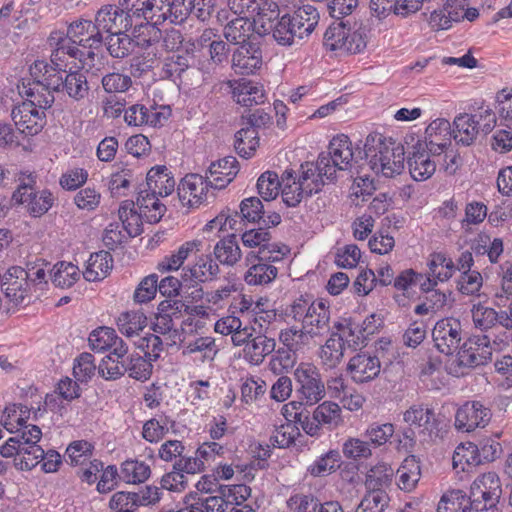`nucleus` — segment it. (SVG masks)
Masks as SVG:
<instances>
[{"mask_svg":"<svg viewBox=\"0 0 512 512\" xmlns=\"http://www.w3.org/2000/svg\"><path fill=\"white\" fill-rule=\"evenodd\" d=\"M362 160L361 147L357 145L354 150L349 137L344 134L333 137L328 152L320 153V166L333 169L334 178L337 170L351 171L356 168L359 174V169H363V164H360Z\"/></svg>","mask_w":512,"mask_h":512,"instance_id":"obj_1","label":"nucleus"},{"mask_svg":"<svg viewBox=\"0 0 512 512\" xmlns=\"http://www.w3.org/2000/svg\"><path fill=\"white\" fill-rule=\"evenodd\" d=\"M501 484L494 472L478 476L471 485V507L476 511H486L494 508L501 496Z\"/></svg>","mask_w":512,"mask_h":512,"instance_id":"obj_2","label":"nucleus"},{"mask_svg":"<svg viewBox=\"0 0 512 512\" xmlns=\"http://www.w3.org/2000/svg\"><path fill=\"white\" fill-rule=\"evenodd\" d=\"M46 84L52 90L64 93L76 103H83L89 97L90 87L87 77L78 70H70L59 76L48 75Z\"/></svg>","mask_w":512,"mask_h":512,"instance_id":"obj_3","label":"nucleus"},{"mask_svg":"<svg viewBox=\"0 0 512 512\" xmlns=\"http://www.w3.org/2000/svg\"><path fill=\"white\" fill-rule=\"evenodd\" d=\"M462 327L458 319L443 318L436 322L432 338L437 350L445 355H452L460 348Z\"/></svg>","mask_w":512,"mask_h":512,"instance_id":"obj_4","label":"nucleus"},{"mask_svg":"<svg viewBox=\"0 0 512 512\" xmlns=\"http://www.w3.org/2000/svg\"><path fill=\"white\" fill-rule=\"evenodd\" d=\"M300 391L306 398V405L313 406L325 395V387L317 368L309 363H301L294 371Z\"/></svg>","mask_w":512,"mask_h":512,"instance_id":"obj_5","label":"nucleus"},{"mask_svg":"<svg viewBox=\"0 0 512 512\" xmlns=\"http://www.w3.org/2000/svg\"><path fill=\"white\" fill-rule=\"evenodd\" d=\"M67 37L73 43L88 49H101L104 44V36L97 20L77 19L69 24Z\"/></svg>","mask_w":512,"mask_h":512,"instance_id":"obj_6","label":"nucleus"},{"mask_svg":"<svg viewBox=\"0 0 512 512\" xmlns=\"http://www.w3.org/2000/svg\"><path fill=\"white\" fill-rule=\"evenodd\" d=\"M95 18L102 34L128 32L133 27L130 16L125 13L119 3L102 5L95 13Z\"/></svg>","mask_w":512,"mask_h":512,"instance_id":"obj_7","label":"nucleus"},{"mask_svg":"<svg viewBox=\"0 0 512 512\" xmlns=\"http://www.w3.org/2000/svg\"><path fill=\"white\" fill-rule=\"evenodd\" d=\"M392 139H387L380 133H370L364 142L362 151L363 160L360 164L368 166L374 173L379 174L383 170Z\"/></svg>","mask_w":512,"mask_h":512,"instance_id":"obj_8","label":"nucleus"},{"mask_svg":"<svg viewBox=\"0 0 512 512\" xmlns=\"http://www.w3.org/2000/svg\"><path fill=\"white\" fill-rule=\"evenodd\" d=\"M11 117L18 129L26 135H37L46 124L45 112L26 102L15 106Z\"/></svg>","mask_w":512,"mask_h":512,"instance_id":"obj_9","label":"nucleus"},{"mask_svg":"<svg viewBox=\"0 0 512 512\" xmlns=\"http://www.w3.org/2000/svg\"><path fill=\"white\" fill-rule=\"evenodd\" d=\"M471 313L475 327L481 331L488 332L498 326L506 330L512 329V315L507 311L497 312L495 309L479 303L473 306Z\"/></svg>","mask_w":512,"mask_h":512,"instance_id":"obj_10","label":"nucleus"},{"mask_svg":"<svg viewBox=\"0 0 512 512\" xmlns=\"http://www.w3.org/2000/svg\"><path fill=\"white\" fill-rule=\"evenodd\" d=\"M426 147L421 140H417L412 145V150L408 151L407 164L412 178L416 181H425L436 171V164L430 160Z\"/></svg>","mask_w":512,"mask_h":512,"instance_id":"obj_11","label":"nucleus"},{"mask_svg":"<svg viewBox=\"0 0 512 512\" xmlns=\"http://www.w3.org/2000/svg\"><path fill=\"white\" fill-rule=\"evenodd\" d=\"M380 368L378 356L361 352L349 360L347 371L355 382L364 383L376 378L380 373Z\"/></svg>","mask_w":512,"mask_h":512,"instance_id":"obj_12","label":"nucleus"},{"mask_svg":"<svg viewBox=\"0 0 512 512\" xmlns=\"http://www.w3.org/2000/svg\"><path fill=\"white\" fill-rule=\"evenodd\" d=\"M239 172V162L234 156H226L210 164L205 176L210 187L223 189L233 181Z\"/></svg>","mask_w":512,"mask_h":512,"instance_id":"obj_13","label":"nucleus"},{"mask_svg":"<svg viewBox=\"0 0 512 512\" xmlns=\"http://www.w3.org/2000/svg\"><path fill=\"white\" fill-rule=\"evenodd\" d=\"M301 172L298 182L301 185L307 186V196H312V194L318 193L321 190L325 183L324 178L329 181L334 180V170L320 166V154L315 163L305 162L302 164Z\"/></svg>","mask_w":512,"mask_h":512,"instance_id":"obj_14","label":"nucleus"},{"mask_svg":"<svg viewBox=\"0 0 512 512\" xmlns=\"http://www.w3.org/2000/svg\"><path fill=\"white\" fill-rule=\"evenodd\" d=\"M227 23L223 27V36L225 39L234 45H248L250 44L248 40L253 37V28L255 26V22H251V20L247 17L236 15V13L232 14V18L229 19Z\"/></svg>","mask_w":512,"mask_h":512,"instance_id":"obj_15","label":"nucleus"},{"mask_svg":"<svg viewBox=\"0 0 512 512\" xmlns=\"http://www.w3.org/2000/svg\"><path fill=\"white\" fill-rule=\"evenodd\" d=\"M261 65L262 53L254 44L239 46L233 53L232 67L238 74H253Z\"/></svg>","mask_w":512,"mask_h":512,"instance_id":"obj_16","label":"nucleus"},{"mask_svg":"<svg viewBox=\"0 0 512 512\" xmlns=\"http://www.w3.org/2000/svg\"><path fill=\"white\" fill-rule=\"evenodd\" d=\"M158 196V193H153L142 185L138 191L136 204L140 210L139 217L150 224L158 223L166 211L165 205L159 201Z\"/></svg>","mask_w":512,"mask_h":512,"instance_id":"obj_17","label":"nucleus"},{"mask_svg":"<svg viewBox=\"0 0 512 512\" xmlns=\"http://www.w3.org/2000/svg\"><path fill=\"white\" fill-rule=\"evenodd\" d=\"M64 399L62 396L55 390L52 393H48L45 396L43 409L40 406V401L37 402L38 406L34 407L32 404L30 406L26 404H10L4 408L3 416H14L17 412L20 414H26L33 412L34 416H37V412L43 411L44 413H53L62 415V410Z\"/></svg>","mask_w":512,"mask_h":512,"instance_id":"obj_18","label":"nucleus"},{"mask_svg":"<svg viewBox=\"0 0 512 512\" xmlns=\"http://www.w3.org/2000/svg\"><path fill=\"white\" fill-rule=\"evenodd\" d=\"M306 37L304 29L299 30L296 27L290 14H284L280 18H278V14L276 15L273 40L277 44L282 46L300 45Z\"/></svg>","mask_w":512,"mask_h":512,"instance_id":"obj_19","label":"nucleus"},{"mask_svg":"<svg viewBox=\"0 0 512 512\" xmlns=\"http://www.w3.org/2000/svg\"><path fill=\"white\" fill-rule=\"evenodd\" d=\"M330 311L329 307L320 300L312 306L311 311L303 320L302 329L310 337H315L329 331Z\"/></svg>","mask_w":512,"mask_h":512,"instance_id":"obj_20","label":"nucleus"},{"mask_svg":"<svg viewBox=\"0 0 512 512\" xmlns=\"http://www.w3.org/2000/svg\"><path fill=\"white\" fill-rule=\"evenodd\" d=\"M168 168L164 165L152 167L146 176V183L142 184L160 197L168 196L175 187V180L170 175Z\"/></svg>","mask_w":512,"mask_h":512,"instance_id":"obj_21","label":"nucleus"},{"mask_svg":"<svg viewBox=\"0 0 512 512\" xmlns=\"http://www.w3.org/2000/svg\"><path fill=\"white\" fill-rule=\"evenodd\" d=\"M67 57L64 55L63 50L56 46L50 56V63L45 61H35L30 67L32 77L44 76V80L48 79V75L56 74L62 75L67 72Z\"/></svg>","mask_w":512,"mask_h":512,"instance_id":"obj_22","label":"nucleus"},{"mask_svg":"<svg viewBox=\"0 0 512 512\" xmlns=\"http://www.w3.org/2000/svg\"><path fill=\"white\" fill-rule=\"evenodd\" d=\"M113 267V258L110 252L101 250L90 255L83 277L89 281L103 280Z\"/></svg>","mask_w":512,"mask_h":512,"instance_id":"obj_23","label":"nucleus"},{"mask_svg":"<svg viewBox=\"0 0 512 512\" xmlns=\"http://www.w3.org/2000/svg\"><path fill=\"white\" fill-rule=\"evenodd\" d=\"M182 272H187L189 277L194 278L200 283H206L217 279L220 268L218 263L212 258V255L202 254L193 265L183 267Z\"/></svg>","mask_w":512,"mask_h":512,"instance_id":"obj_24","label":"nucleus"},{"mask_svg":"<svg viewBox=\"0 0 512 512\" xmlns=\"http://www.w3.org/2000/svg\"><path fill=\"white\" fill-rule=\"evenodd\" d=\"M275 347L276 342L274 338L267 337L266 335H257L251 337L246 343L244 357L249 363L259 365L267 355L275 350Z\"/></svg>","mask_w":512,"mask_h":512,"instance_id":"obj_25","label":"nucleus"},{"mask_svg":"<svg viewBox=\"0 0 512 512\" xmlns=\"http://www.w3.org/2000/svg\"><path fill=\"white\" fill-rule=\"evenodd\" d=\"M453 126L452 138L457 144L463 146L472 145L477 135L480 133L470 113H463L456 116L453 121Z\"/></svg>","mask_w":512,"mask_h":512,"instance_id":"obj_26","label":"nucleus"},{"mask_svg":"<svg viewBox=\"0 0 512 512\" xmlns=\"http://www.w3.org/2000/svg\"><path fill=\"white\" fill-rule=\"evenodd\" d=\"M480 341L481 353L475 354L471 348H464L458 353V361L459 365L465 367H477L481 365L487 364L492 358V348L490 345L491 335L484 334L482 335Z\"/></svg>","mask_w":512,"mask_h":512,"instance_id":"obj_27","label":"nucleus"},{"mask_svg":"<svg viewBox=\"0 0 512 512\" xmlns=\"http://www.w3.org/2000/svg\"><path fill=\"white\" fill-rule=\"evenodd\" d=\"M158 25L153 24L149 21L141 22L140 24H133L131 28L133 38V46H137L143 50H147L149 47L158 43L163 35L162 31L157 27Z\"/></svg>","mask_w":512,"mask_h":512,"instance_id":"obj_28","label":"nucleus"},{"mask_svg":"<svg viewBox=\"0 0 512 512\" xmlns=\"http://www.w3.org/2000/svg\"><path fill=\"white\" fill-rule=\"evenodd\" d=\"M54 201L53 194L48 189H44L41 191H30L28 195L23 197L21 202L13 203L17 205L25 204L31 216L41 217L49 211Z\"/></svg>","mask_w":512,"mask_h":512,"instance_id":"obj_29","label":"nucleus"},{"mask_svg":"<svg viewBox=\"0 0 512 512\" xmlns=\"http://www.w3.org/2000/svg\"><path fill=\"white\" fill-rule=\"evenodd\" d=\"M33 78V87H30L27 91V95L31 99L26 101V103H30L32 107L45 112V110L52 107L55 101L54 92L56 91L47 86L44 76Z\"/></svg>","mask_w":512,"mask_h":512,"instance_id":"obj_30","label":"nucleus"},{"mask_svg":"<svg viewBox=\"0 0 512 512\" xmlns=\"http://www.w3.org/2000/svg\"><path fill=\"white\" fill-rule=\"evenodd\" d=\"M398 486L404 491H412L421 476V468L419 461L414 455H410L404 459L402 465L397 470Z\"/></svg>","mask_w":512,"mask_h":512,"instance_id":"obj_31","label":"nucleus"},{"mask_svg":"<svg viewBox=\"0 0 512 512\" xmlns=\"http://www.w3.org/2000/svg\"><path fill=\"white\" fill-rule=\"evenodd\" d=\"M201 246V240H192L183 243L175 253L165 257L158 264V270L161 272L178 270L189 255L194 251H199Z\"/></svg>","mask_w":512,"mask_h":512,"instance_id":"obj_32","label":"nucleus"},{"mask_svg":"<svg viewBox=\"0 0 512 512\" xmlns=\"http://www.w3.org/2000/svg\"><path fill=\"white\" fill-rule=\"evenodd\" d=\"M213 254L221 264L233 266L241 259V249L236 240V235H229L218 241L214 247Z\"/></svg>","mask_w":512,"mask_h":512,"instance_id":"obj_33","label":"nucleus"},{"mask_svg":"<svg viewBox=\"0 0 512 512\" xmlns=\"http://www.w3.org/2000/svg\"><path fill=\"white\" fill-rule=\"evenodd\" d=\"M133 38L127 32H118L104 37V44L109 55L115 59L128 57L133 49Z\"/></svg>","mask_w":512,"mask_h":512,"instance_id":"obj_34","label":"nucleus"},{"mask_svg":"<svg viewBox=\"0 0 512 512\" xmlns=\"http://www.w3.org/2000/svg\"><path fill=\"white\" fill-rule=\"evenodd\" d=\"M236 102L242 106L251 107L265 102L263 86L253 81H243L234 91Z\"/></svg>","mask_w":512,"mask_h":512,"instance_id":"obj_35","label":"nucleus"},{"mask_svg":"<svg viewBox=\"0 0 512 512\" xmlns=\"http://www.w3.org/2000/svg\"><path fill=\"white\" fill-rule=\"evenodd\" d=\"M16 423L19 426L15 431L10 427L11 423L4 422V427L14 433L12 436L14 440L19 441L20 448L37 444L42 436L41 429L36 425H27L24 418H16Z\"/></svg>","mask_w":512,"mask_h":512,"instance_id":"obj_36","label":"nucleus"},{"mask_svg":"<svg viewBox=\"0 0 512 512\" xmlns=\"http://www.w3.org/2000/svg\"><path fill=\"white\" fill-rule=\"evenodd\" d=\"M258 145V132L253 127L246 125V127H242L236 132L234 147L241 157L245 159L250 158Z\"/></svg>","mask_w":512,"mask_h":512,"instance_id":"obj_37","label":"nucleus"},{"mask_svg":"<svg viewBox=\"0 0 512 512\" xmlns=\"http://www.w3.org/2000/svg\"><path fill=\"white\" fill-rule=\"evenodd\" d=\"M452 461L453 467L460 468L462 471L468 467L477 466L481 464L479 448L471 442L462 443L454 451Z\"/></svg>","mask_w":512,"mask_h":512,"instance_id":"obj_38","label":"nucleus"},{"mask_svg":"<svg viewBox=\"0 0 512 512\" xmlns=\"http://www.w3.org/2000/svg\"><path fill=\"white\" fill-rule=\"evenodd\" d=\"M151 474L149 465L138 460H126L121 465L119 478L129 484L142 483Z\"/></svg>","mask_w":512,"mask_h":512,"instance_id":"obj_39","label":"nucleus"},{"mask_svg":"<svg viewBox=\"0 0 512 512\" xmlns=\"http://www.w3.org/2000/svg\"><path fill=\"white\" fill-rule=\"evenodd\" d=\"M147 325V317L140 311L123 312L117 319V326L119 331L131 337L142 331Z\"/></svg>","mask_w":512,"mask_h":512,"instance_id":"obj_40","label":"nucleus"},{"mask_svg":"<svg viewBox=\"0 0 512 512\" xmlns=\"http://www.w3.org/2000/svg\"><path fill=\"white\" fill-rule=\"evenodd\" d=\"M345 343L343 336L338 333H332L321 349V359L328 367H335L344 356Z\"/></svg>","mask_w":512,"mask_h":512,"instance_id":"obj_41","label":"nucleus"},{"mask_svg":"<svg viewBox=\"0 0 512 512\" xmlns=\"http://www.w3.org/2000/svg\"><path fill=\"white\" fill-rule=\"evenodd\" d=\"M290 18L299 30L304 29L305 35L308 37L318 24L319 13L314 6L306 4L290 14Z\"/></svg>","mask_w":512,"mask_h":512,"instance_id":"obj_42","label":"nucleus"},{"mask_svg":"<svg viewBox=\"0 0 512 512\" xmlns=\"http://www.w3.org/2000/svg\"><path fill=\"white\" fill-rule=\"evenodd\" d=\"M152 362L145 355L131 354L125 358L126 373L135 380L145 381L152 374Z\"/></svg>","mask_w":512,"mask_h":512,"instance_id":"obj_43","label":"nucleus"},{"mask_svg":"<svg viewBox=\"0 0 512 512\" xmlns=\"http://www.w3.org/2000/svg\"><path fill=\"white\" fill-rule=\"evenodd\" d=\"M350 31L349 20H336L324 33V45L331 51L341 50L342 42L345 40Z\"/></svg>","mask_w":512,"mask_h":512,"instance_id":"obj_44","label":"nucleus"},{"mask_svg":"<svg viewBox=\"0 0 512 512\" xmlns=\"http://www.w3.org/2000/svg\"><path fill=\"white\" fill-rule=\"evenodd\" d=\"M270 14L264 12V8L259 7L257 18L251 20L255 22L253 28V36L258 35L260 37L269 36L273 38L274 27L276 22V15L278 14V5L275 2L268 4Z\"/></svg>","mask_w":512,"mask_h":512,"instance_id":"obj_45","label":"nucleus"},{"mask_svg":"<svg viewBox=\"0 0 512 512\" xmlns=\"http://www.w3.org/2000/svg\"><path fill=\"white\" fill-rule=\"evenodd\" d=\"M405 151L404 147L400 144H396L394 141L390 142L387 157L383 162V170H380L386 177H392L394 174H400L404 169L405 162Z\"/></svg>","mask_w":512,"mask_h":512,"instance_id":"obj_46","label":"nucleus"},{"mask_svg":"<svg viewBox=\"0 0 512 512\" xmlns=\"http://www.w3.org/2000/svg\"><path fill=\"white\" fill-rule=\"evenodd\" d=\"M278 274V269L266 263H261L249 267L244 275V280L248 285H265L272 282Z\"/></svg>","mask_w":512,"mask_h":512,"instance_id":"obj_47","label":"nucleus"},{"mask_svg":"<svg viewBox=\"0 0 512 512\" xmlns=\"http://www.w3.org/2000/svg\"><path fill=\"white\" fill-rule=\"evenodd\" d=\"M429 270L431 275L440 282L449 280L457 270L451 258L446 257L443 253H433L429 262Z\"/></svg>","mask_w":512,"mask_h":512,"instance_id":"obj_48","label":"nucleus"},{"mask_svg":"<svg viewBox=\"0 0 512 512\" xmlns=\"http://www.w3.org/2000/svg\"><path fill=\"white\" fill-rule=\"evenodd\" d=\"M284 420L285 422L277 426L275 434L272 436L273 445L279 448L290 446L300 436V429L296 419L284 418Z\"/></svg>","mask_w":512,"mask_h":512,"instance_id":"obj_49","label":"nucleus"},{"mask_svg":"<svg viewBox=\"0 0 512 512\" xmlns=\"http://www.w3.org/2000/svg\"><path fill=\"white\" fill-rule=\"evenodd\" d=\"M79 279V269L68 262H59L53 268L52 282L60 288H69Z\"/></svg>","mask_w":512,"mask_h":512,"instance_id":"obj_50","label":"nucleus"},{"mask_svg":"<svg viewBox=\"0 0 512 512\" xmlns=\"http://www.w3.org/2000/svg\"><path fill=\"white\" fill-rule=\"evenodd\" d=\"M471 499L461 490H453L444 494L438 504V512H467Z\"/></svg>","mask_w":512,"mask_h":512,"instance_id":"obj_51","label":"nucleus"},{"mask_svg":"<svg viewBox=\"0 0 512 512\" xmlns=\"http://www.w3.org/2000/svg\"><path fill=\"white\" fill-rule=\"evenodd\" d=\"M281 182L278 174L274 171H266L257 180V190L265 201L274 200L279 194Z\"/></svg>","mask_w":512,"mask_h":512,"instance_id":"obj_52","label":"nucleus"},{"mask_svg":"<svg viewBox=\"0 0 512 512\" xmlns=\"http://www.w3.org/2000/svg\"><path fill=\"white\" fill-rule=\"evenodd\" d=\"M341 456L338 451L330 450L308 467V472L315 477L324 476L340 467Z\"/></svg>","mask_w":512,"mask_h":512,"instance_id":"obj_53","label":"nucleus"},{"mask_svg":"<svg viewBox=\"0 0 512 512\" xmlns=\"http://www.w3.org/2000/svg\"><path fill=\"white\" fill-rule=\"evenodd\" d=\"M44 457V450L38 444L20 448L19 457L14 459V466L21 471L33 469Z\"/></svg>","mask_w":512,"mask_h":512,"instance_id":"obj_54","label":"nucleus"},{"mask_svg":"<svg viewBox=\"0 0 512 512\" xmlns=\"http://www.w3.org/2000/svg\"><path fill=\"white\" fill-rule=\"evenodd\" d=\"M193 61V54L187 50L182 53L173 54L167 59L164 65L165 73L168 77L181 78Z\"/></svg>","mask_w":512,"mask_h":512,"instance_id":"obj_55","label":"nucleus"},{"mask_svg":"<svg viewBox=\"0 0 512 512\" xmlns=\"http://www.w3.org/2000/svg\"><path fill=\"white\" fill-rule=\"evenodd\" d=\"M116 331L110 327H99L93 330L88 338L89 345L93 351L101 352L111 349L115 345Z\"/></svg>","mask_w":512,"mask_h":512,"instance_id":"obj_56","label":"nucleus"},{"mask_svg":"<svg viewBox=\"0 0 512 512\" xmlns=\"http://www.w3.org/2000/svg\"><path fill=\"white\" fill-rule=\"evenodd\" d=\"M290 512H318L321 502L312 494H294L286 502Z\"/></svg>","mask_w":512,"mask_h":512,"instance_id":"obj_57","label":"nucleus"},{"mask_svg":"<svg viewBox=\"0 0 512 512\" xmlns=\"http://www.w3.org/2000/svg\"><path fill=\"white\" fill-rule=\"evenodd\" d=\"M239 209L241 219L250 223L259 224L265 214L264 205L258 197L243 199L239 205Z\"/></svg>","mask_w":512,"mask_h":512,"instance_id":"obj_58","label":"nucleus"},{"mask_svg":"<svg viewBox=\"0 0 512 512\" xmlns=\"http://www.w3.org/2000/svg\"><path fill=\"white\" fill-rule=\"evenodd\" d=\"M388 496L382 489L368 492L357 506L355 512H383Z\"/></svg>","mask_w":512,"mask_h":512,"instance_id":"obj_59","label":"nucleus"},{"mask_svg":"<svg viewBox=\"0 0 512 512\" xmlns=\"http://www.w3.org/2000/svg\"><path fill=\"white\" fill-rule=\"evenodd\" d=\"M393 476V469L387 464H378L372 467L366 479L367 486L373 491L376 489H382L391 483Z\"/></svg>","mask_w":512,"mask_h":512,"instance_id":"obj_60","label":"nucleus"},{"mask_svg":"<svg viewBox=\"0 0 512 512\" xmlns=\"http://www.w3.org/2000/svg\"><path fill=\"white\" fill-rule=\"evenodd\" d=\"M101 84L109 94L123 93L132 86V79L129 75L111 72L102 77Z\"/></svg>","mask_w":512,"mask_h":512,"instance_id":"obj_61","label":"nucleus"},{"mask_svg":"<svg viewBox=\"0 0 512 512\" xmlns=\"http://www.w3.org/2000/svg\"><path fill=\"white\" fill-rule=\"evenodd\" d=\"M119 359H114L112 355L106 356L98 366L99 374L106 380L119 379L127 370L125 359H121V361Z\"/></svg>","mask_w":512,"mask_h":512,"instance_id":"obj_62","label":"nucleus"},{"mask_svg":"<svg viewBox=\"0 0 512 512\" xmlns=\"http://www.w3.org/2000/svg\"><path fill=\"white\" fill-rule=\"evenodd\" d=\"M296 352L289 348L278 349L277 355L272 357L269 363L271 371L276 375H280L292 369L296 363Z\"/></svg>","mask_w":512,"mask_h":512,"instance_id":"obj_63","label":"nucleus"},{"mask_svg":"<svg viewBox=\"0 0 512 512\" xmlns=\"http://www.w3.org/2000/svg\"><path fill=\"white\" fill-rule=\"evenodd\" d=\"M93 446L91 443L78 440L69 444L66 449L67 457L71 465H83L92 455Z\"/></svg>","mask_w":512,"mask_h":512,"instance_id":"obj_64","label":"nucleus"}]
</instances>
